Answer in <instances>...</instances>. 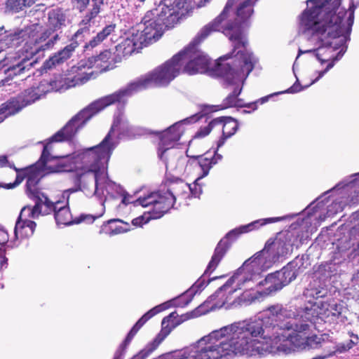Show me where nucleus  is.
<instances>
[{"instance_id": "39448f33", "label": "nucleus", "mask_w": 359, "mask_h": 359, "mask_svg": "<svg viewBox=\"0 0 359 359\" xmlns=\"http://www.w3.org/2000/svg\"><path fill=\"white\" fill-rule=\"evenodd\" d=\"M48 29L39 24H32L25 29H16L6 32L0 39V53L7 48H18L20 44L24 41L25 43L16 51H9V56L6 60L18 62L11 66V71H15L17 68L18 72H24L29 69L36 62L37 57L34 56L40 52H43L51 48L58 39V34H54Z\"/></svg>"}, {"instance_id": "7c9ffc66", "label": "nucleus", "mask_w": 359, "mask_h": 359, "mask_svg": "<svg viewBox=\"0 0 359 359\" xmlns=\"http://www.w3.org/2000/svg\"><path fill=\"white\" fill-rule=\"evenodd\" d=\"M36 0H7L6 8L14 12H18L24 7H29L35 3Z\"/></svg>"}, {"instance_id": "a18cd8bd", "label": "nucleus", "mask_w": 359, "mask_h": 359, "mask_svg": "<svg viewBox=\"0 0 359 359\" xmlns=\"http://www.w3.org/2000/svg\"><path fill=\"white\" fill-rule=\"evenodd\" d=\"M6 250H0V270L6 268L7 266V259L5 256Z\"/></svg>"}, {"instance_id": "e433bc0d", "label": "nucleus", "mask_w": 359, "mask_h": 359, "mask_svg": "<svg viewBox=\"0 0 359 359\" xmlns=\"http://www.w3.org/2000/svg\"><path fill=\"white\" fill-rule=\"evenodd\" d=\"M100 7L101 6L93 4L92 9L82 20L81 25L85 26L86 28V26L89 25L90 22L99 14L100 12Z\"/></svg>"}, {"instance_id": "dca6fc26", "label": "nucleus", "mask_w": 359, "mask_h": 359, "mask_svg": "<svg viewBox=\"0 0 359 359\" xmlns=\"http://www.w3.org/2000/svg\"><path fill=\"white\" fill-rule=\"evenodd\" d=\"M192 295V290H189L187 291L182 296L177 298L172 299L167 301L163 304H161L156 306H154L146 313H144L132 327L130 332L128 333L126 341L130 342L133 337L137 334L138 330L152 317L158 314V313L169 309L171 306H184L187 305L191 300V298L187 299L188 297Z\"/></svg>"}, {"instance_id": "bb28decb", "label": "nucleus", "mask_w": 359, "mask_h": 359, "mask_svg": "<svg viewBox=\"0 0 359 359\" xmlns=\"http://www.w3.org/2000/svg\"><path fill=\"white\" fill-rule=\"evenodd\" d=\"M42 81L36 87H32L31 88L27 89L22 95V105L26 106L27 104H30L35 101L41 99L43 97L47 92L42 91Z\"/></svg>"}, {"instance_id": "f8f14e48", "label": "nucleus", "mask_w": 359, "mask_h": 359, "mask_svg": "<svg viewBox=\"0 0 359 359\" xmlns=\"http://www.w3.org/2000/svg\"><path fill=\"white\" fill-rule=\"evenodd\" d=\"M189 191L190 184L180 180L172 183L166 191L151 193L146 198L140 199L137 203L143 206L154 205V217H161L173 206L177 199L189 198Z\"/></svg>"}, {"instance_id": "aec40b11", "label": "nucleus", "mask_w": 359, "mask_h": 359, "mask_svg": "<svg viewBox=\"0 0 359 359\" xmlns=\"http://www.w3.org/2000/svg\"><path fill=\"white\" fill-rule=\"evenodd\" d=\"M91 74L92 72H81L74 77H67L66 75H57L50 81L43 80L42 87L43 88L42 91L49 93L53 90H67L69 88L86 83L90 79Z\"/></svg>"}, {"instance_id": "1a4fd4ad", "label": "nucleus", "mask_w": 359, "mask_h": 359, "mask_svg": "<svg viewBox=\"0 0 359 359\" xmlns=\"http://www.w3.org/2000/svg\"><path fill=\"white\" fill-rule=\"evenodd\" d=\"M185 14L180 0H164L156 8L147 11L137 29H135L146 45L158 40L163 27H172Z\"/></svg>"}, {"instance_id": "c756f323", "label": "nucleus", "mask_w": 359, "mask_h": 359, "mask_svg": "<svg viewBox=\"0 0 359 359\" xmlns=\"http://www.w3.org/2000/svg\"><path fill=\"white\" fill-rule=\"evenodd\" d=\"M117 222H121V221L118 219H111L107 221L109 226H107V225L104 224L100 231V233H104L109 236H113L117 234L126 233L130 230L128 227L129 225L127 223L125 224V226L118 224L112 225V224Z\"/></svg>"}, {"instance_id": "9d476101", "label": "nucleus", "mask_w": 359, "mask_h": 359, "mask_svg": "<svg viewBox=\"0 0 359 359\" xmlns=\"http://www.w3.org/2000/svg\"><path fill=\"white\" fill-rule=\"evenodd\" d=\"M302 316L301 323H306L309 326V330L305 334L309 344L304 346V350L319 348L325 341L323 335L312 334L314 325L319 320L325 323H332L341 314L344 306L341 304L334 300L327 302H309L305 306L299 307ZM307 341V339H306Z\"/></svg>"}, {"instance_id": "3c124183", "label": "nucleus", "mask_w": 359, "mask_h": 359, "mask_svg": "<svg viewBox=\"0 0 359 359\" xmlns=\"http://www.w3.org/2000/svg\"><path fill=\"white\" fill-rule=\"evenodd\" d=\"M93 4L101 6L103 4V0H92Z\"/></svg>"}, {"instance_id": "ea45409f", "label": "nucleus", "mask_w": 359, "mask_h": 359, "mask_svg": "<svg viewBox=\"0 0 359 359\" xmlns=\"http://www.w3.org/2000/svg\"><path fill=\"white\" fill-rule=\"evenodd\" d=\"M13 168L17 172H19L18 169H17L14 166ZM25 173H26V169L22 170L21 172H18V175L16 176V179H15V181L14 182V183L6 184L5 185H4L2 187L4 188H6V189H13V188L15 187L16 186L19 185L23 181L25 176V175L27 176V175Z\"/></svg>"}, {"instance_id": "58836bf2", "label": "nucleus", "mask_w": 359, "mask_h": 359, "mask_svg": "<svg viewBox=\"0 0 359 359\" xmlns=\"http://www.w3.org/2000/svg\"><path fill=\"white\" fill-rule=\"evenodd\" d=\"M12 248L13 245L9 243V237L8 232L0 228V250H6L7 248Z\"/></svg>"}, {"instance_id": "37998d69", "label": "nucleus", "mask_w": 359, "mask_h": 359, "mask_svg": "<svg viewBox=\"0 0 359 359\" xmlns=\"http://www.w3.org/2000/svg\"><path fill=\"white\" fill-rule=\"evenodd\" d=\"M76 4L77 8L81 11H83L89 4V0H72Z\"/></svg>"}, {"instance_id": "4468645a", "label": "nucleus", "mask_w": 359, "mask_h": 359, "mask_svg": "<svg viewBox=\"0 0 359 359\" xmlns=\"http://www.w3.org/2000/svg\"><path fill=\"white\" fill-rule=\"evenodd\" d=\"M55 208L46 196L39 197V200L33 207L25 206L21 210L19 219L15 224V236L20 238L32 236L36 228V223L29 219H36L40 215H48Z\"/></svg>"}, {"instance_id": "f3484780", "label": "nucleus", "mask_w": 359, "mask_h": 359, "mask_svg": "<svg viewBox=\"0 0 359 359\" xmlns=\"http://www.w3.org/2000/svg\"><path fill=\"white\" fill-rule=\"evenodd\" d=\"M181 323L182 321L178 320V314L177 312H172L170 315L165 317L162 320V328L161 332L152 341L148 343L147 345L132 359H146L148 358V356L157 348L171 331Z\"/></svg>"}, {"instance_id": "72a5a7b5", "label": "nucleus", "mask_w": 359, "mask_h": 359, "mask_svg": "<svg viewBox=\"0 0 359 359\" xmlns=\"http://www.w3.org/2000/svg\"><path fill=\"white\" fill-rule=\"evenodd\" d=\"M302 89H304V88H300L299 84L294 83L292 87H290V88H288L287 90H286L285 91L276 93L274 94H271L270 95L263 97L251 104L255 107L254 109H256L257 104L258 103L262 104L265 103L266 102H267L269 100V97H271L275 95H278L280 93H298V92L301 91Z\"/></svg>"}, {"instance_id": "a878e982", "label": "nucleus", "mask_w": 359, "mask_h": 359, "mask_svg": "<svg viewBox=\"0 0 359 359\" xmlns=\"http://www.w3.org/2000/svg\"><path fill=\"white\" fill-rule=\"evenodd\" d=\"M56 208H54L53 211L55 213V218L56 222L58 225H70L75 223V221L73 220L72 214L69 211V208L66 206H60V202L57 201L53 203L50 201Z\"/></svg>"}, {"instance_id": "a211bd4d", "label": "nucleus", "mask_w": 359, "mask_h": 359, "mask_svg": "<svg viewBox=\"0 0 359 359\" xmlns=\"http://www.w3.org/2000/svg\"><path fill=\"white\" fill-rule=\"evenodd\" d=\"M233 285L229 279L209 297L208 302L212 304V309H233L239 307L238 295H235L237 290Z\"/></svg>"}, {"instance_id": "79ce46f5", "label": "nucleus", "mask_w": 359, "mask_h": 359, "mask_svg": "<svg viewBox=\"0 0 359 359\" xmlns=\"http://www.w3.org/2000/svg\"><path fill=\"white\" fill-rule=\"evenodd\" d=\"M325 294H326V291L325 290H308V294L311 295V296H313L314 298H316V299L325 296Z\"/></svg>"}, {"instance_id": "0eeeda50", "label": "nucleus", "mask_w": 359, "mask_h": 359, "mask_svg": "<svg viewBox=\"0 0 359 359\" xmlns=\"http://www.w3.org/2000/svg\"><path fill=\"white\" fill-rule=\"evenodd\" d=\"M189 57H194V55H185L183 57L182 53L175 54L152 71L140 76L125 88L114 93L113 95H117L115 97L117 102H124L128 97L136 92L152 86H167L182 73L192 75L193 73L203 69L204 63L203 62L197 67H193L190 65L183 67V62Z\"/></svg>"}, {"instance_id": "412c9836", "label": "nucleus", "mask_w": 359, "mask_h": 359, "mask_svg": "<svg viewBox=\"0 0 359 359\" xmlns=\"http://www.w3.org/2000/svg\"><path fill=\"white\" fill-rule=\"evenodd\" d=\"M179 53H182L184 55H194V57H189V58L186 59L184 62H183V67L187 66V65H190L193 67H198L202 62L204 63V67L201 71H197L192 74H195L197 73H205L210 69V61L208 57L202 51L198 50L195 45H190L189 46L185 48L184 50L180 51Z\"/></svg>"}, {"instance_id": "c85d7f7f", "label": "nucleus", "mask_w": 359, "mask_h": 359, "mask_svg": "<svg viewBox=\"0 0 359 359\" xmlns=\"http://www.w3.org/2000/svg\"><path fill=\"white\" fill-rule=\"evenodd\" d=\"M321 198L322 196L317 199L316 205H314V203H313L306 208L307 214L309 216H315L316 218L318 219L320 222L325 220L327 216H330L334 213L330 210H328L326 215L324 214V204L322 203L323 201Z\"/></svg>"}, {"instance_id": "2eb2a0df", "label": "nucleus", "mask_w": 359, "mask_h": 359, "mask_svg": "<svg viewBox=\"0 0 359 359\" xmlns=\"http://www.w3.org/2000/svg\"><path fill=\"white\" fill-rule=\"evenodd\" d=\"M288 217H290V216L260 219L230 231L226 234V237L221 240L218 243L217 248H215L214 255L212 257L211 261L208 266L207 271L210 272L213 271L219 263L228 248L227 240H234L240 235L257 229L259 226L269 223L280 222Z\"/></svg>"}, {"instance_id": "4d7b16f0", "label": "nucleus", "mask_w": 359, "mask_h": 359, "mask_svg": "<svg viewBox=\"0 0 359 359\" xmlns=\"http://www.w3.org/2000/svg\"><path fill=\"white\" fill-rule=\"evenodd\" d=\"M114 359H118V358H114Z\"/></svg>"}, {"instance_id": "5fc2aeb1", "label": "nucleus", "mask_w": 359, "mask_h": 359, "mask_svg": "<svg viewBox=\"0 0 359 359\" xmlns=\"http://www.w3.org/2000/svg\"><path fill=\"white\" fill-rule=\"evenodd\" d=\"M76 190V189H69L68 190V191H70V192H75Z\"/></svg>"}, {"instance_id": "f704fd0d", "label": "nucleus", "mask_w": 359, "mask_h": 359, "mask_svg": "<svg viewBox=\"0 0 359 359\" xmlns=\"http://www.w3.org/2000/svg\"><path fill=\"white\" fill-rule=\"evenodd\" d=\"M222 119L215 118L211 121L208 125L206 126L201 128L195 135L196 137H204L208 135L212 128L217 126L218 123H221L222 121Z\"/></svg>"}, {"instance_id": "4c0bfd02", "label": "nucleus", "mask_w": 359, "mask_h": 359, "mask_svg": "<svg viewBox=\"0 0 359 359\" xmlns=\"http://www.w3.org/2000/svg\"><path fill=\"white\" fill-rule=\"evenodd\" d=\"M204 176L203 174L201 176H198L194 181L192 185L190 184V191H189V197L190 196L198 198L202 193V187L198 184V181L203 178Z\"/></svg>"}, {"instance_id": "cd10ccee", "label": "nucleus", "mask_w": 359, "mask_h": 359, "mask_svg": "<svg viewBox=\"0 0 359 359\" xmlns=\"http://www.w3.org/2000/svg\"><path fill=\"white\" fill-rule=\"evenodd\" d=\"M75 49L74 44L67 46L64 49L54 55L45 63L46 68H51L53 66L59 65L70 57Z\"/></svg>"}, {"instance_id": "393cba45", "label": "nucleus", "mask_w": 359, "mask_h": 359, "mask_svg": "<svg viewBox=\"0 0 359 359\" xmlns=\"http://www.w3.org/2000/svg\"><path fill=\"white\" fill-rule=\"evenodd\" d=\"M65 22V16L60 9H53L48 14V21L45 28L54 33L60 29Z\"/></svg>"}, {"instance_id": "09e8293b", "label": "nucleus", "mask_w": 359, "mask_h": 359, "mask_svg": "<svg viewBox=\"0 0 359 359\" xmlns=\"http://www.w3.org/2000/svg\"><path fill=\"white\" fill-rule=\"evenodd\" d=\"M347 187H349L351 189L356 190L359 187V181L354 180Z\"/></svg>"}, {"instance_id": "49530a36", "label": "nucleus", "mask_w": 359, "mask_h": 359, "mask_svg": "<svg viewBox=\"0 0 359 359\" xmlns=\"http://www.w3.org/2000/svg\"><path fill=\"white\" fill-rule=\"evenodd\" d=\"M4 166H8L10 168L13 167V165L8 161L7 157L6 156H0V168Z\"/></svg>"}, {"instance_id": "4be33fe9", "label": "nucleus", "mask_w": 359, "mask_h": 359, "mask_svg": "<svg viewBox=\"0 0 359 359\" xmlns=\"http://www.w3.org/2000/svg\"><path fill=\"white\" fill-rule=\"evenodd\" d=\"M110 58V51L104 50L99 55L89 57L87 60H81L79 64L78 69L81 70L83 68H95L100 72L106 71L109 69Z\"/></svg>"}, {"instance_id": "c9c22d12", "label": "nucleus", "mask_w": 359, "mask_h": 359, "mask_svg": "<svg viewBox=\"0 0 359 359\" xmlns=\"http://www.w3.org/2000/svg\"><path fill=\"white\" fill-rule=\"evenodd\" d=\"M9 52L6 54L4 60V62H3V64H1V62L0 63V74H1L3 73L2 72V67H5V66H8V67L4 70V72L6 73V72H8L9 73V75H11V74H14V75H17V74H20L22 72H18L19 69L17 68L16 70H15V71H11V66H13V65H15L18 60H15L14 59H13L12 60H6V57L8 56H9Z\"/></svg>"}, {"instance_id": "423d86ee", "label": "nucleus", "mask_w": 359, "mask_h": 359, "mask_svg": "<svg viewBox=\"0 0 359 359\" xmlns=\"http://www.w3.org/2000/svg\"><path fill=\"white\" fill-rule=\"evenodd\" d=\"M186 120L173 124L161 134L158 147V156L165 163L166 170L177 177H187L194 170L201 169L203 175H208L213 165L216 164L222 156H200L198 160L189 159L182 151L174 148L172 144L179 140L183 133L182 126Z\"/></svg>"}, {"instance_id": "2f4dec72", "label": "nucleus", "mask_w": 359, "mask_h": 359, "mask_svg": "<svg viewBox=\"0 0 359 359\" xmlns=\"http://www.w3.org/2000/svg\"><path fill=\"white\" fill-rule=\"evenodd\" d=\"M115 29V26L109 25L106 26L101 32H100L95 37H94L90 42L89 46L93 47L96 46L97 44L104 41L109 35H110Z\"/></svg>"}, {"instance_id": "6e6d98bb", "label": "nucleus", "mask_w": 359, "mask_h": 359, "mask_svg": "<svg viewBox=\"0 0 359 359\" xmlns=\"http://www.w3.org/2000/svg\"><path fill=\"white\" fill-rule=\"evenodd\" d=\"M337 203H334V204H332V206H334V207H335V206H337Z\"/></svg>"}, {"instance_id": "f257e3e1", "label": "nucleus", "mask_w": 359, "mask_h": 359, "mask_svg": "<svg viewBox=\"0 0 359 359\" xmlns=\"http://www.w3.org/2000/svg\"><path fill=\"white\" fill-rule=\"evenodd\" d=\"M302 312L299 307L274 304L253 318L224 326L180 351L154 359H259L304 350L309 344L305 340L309 326L300 322Z\"/></svg>"}, {"instance_id": "9b49d317", "label": "nucleus", "mask_w": 359, "mask_h": 359, "mask_svg": "<svg viewBox=\"0 0 359 359\" xmlns=\"http://www.w3.org/2000/svg\"><path fill=\"white\" fill-rule=\"evenodd\" d=\"M127 128L128 121L125 118L123 114L118 115L117 116L115 117L111 130H109L107 135L98 145L94 147L98 148L96 151L98 154H100L103 153V151H107L109 152V156L107 158V160L106 161V177L103 180L104 187L102 189V194L98 193L99 191H97L93 194L92 196H88L90 197L95 195L99 198H102L103 196H107L108 195L113 197L115 196L116 194L121 195L123 196L122 199V203H124L125 205L133 203L135 206H143L142 204H139L137 201L140 199H143L146 198L147 196L140 197L135 201H130V198L132 197L128 194H124V191L122 189V187L119 184L111 180L108 177V161L110 158L113 150L115 149V147L118 143L119 135Z\"/></svg>"}, {"instance_id": "6e6552de", "label": "nucleus", "mask_w": 359, "mask_h": 359, "mask_svg": "<svg viewBox=\"0 0 359 359\" xmlns=\"http://www.w3.org/2000/svg\"><path fill=\"white\" fill-rule=\"evenodd\" d=\"M217 64L216 71L223 77L226 83L233 86V91L224 100L222 109L239 105L238 95L241 93L243 82L255 65L258 58L249 49L235 50L219 58Z\"/></svg>"}, {"instance_id": "6ab92c4d", "label": "nucleus", "mask_w": 359, "mask_h": 359, "mask_svg": "<svg viewBox=\"0 0 359 359\" xmlns=\"http://www.w3.org/2000/svg\"><path fill=\"white\" fill-rule=\"evenodd\" d=\"M245 273V264L243 263L234 275L230 278V281L236 287V290H243V292L238 295V302L239 307L248 306L257 302L263 300L264 298L257 285L247 287L238 281L240 276Z\"/></svg>"}, {"instance_id": "ddd939ff", "label": "nucleus", "mask_w": 359, "mask_h": 359, "mask_svg": "<svg viewBox=\"0 0 359 359\" xmlns=\"http://www.w3.org/2000/svg\"><path fill=\"white\" fill-rule=\"evenodd\" d=\"M116 96L112 93L103 97L81 111L62 130L53 136L51 142L67 140L74 137L93 115L106 107L116 102Z\"/></svg>"}, {"instance_id": "864d4df0", "label": "nucleus", "mask_w": 359, "mask_h": 359, "mask_svg": "<svg viewBox=\"0 0 359 359\" xmlns=\"http://www.w3.org/2000/svg\"><path fill=\"white\" fill-rule=\"evenodd\" d=\"M82 32H83V29H79V30H78V31H77V32H76V35L78 34V36H79V35L80 34H81Z\"/></svg>"}, {"instance_id": "5701e85b", "label": "nucleus", "mask_w": 359, "mask_h": 359, "mask_svg": "<svg viewBox=\"0 0 359 359\" xmlns=\"http://www.w3.org/2000/svg\"><path fill=\"white\" fill-rule=\"evenodd\" d=\"M146 43L134 29L130 36L125 39L119 45L118 48L122 50L124 55H130L136 50L140 49Z\"/></svg>"}, {"instance_id": "603ef678", "label": "nucleus", "mask_w": 359, "mask_h": 359, "mask_svg": "<svg viewBox=\"0 0 359 359\" xmlns=\"http://www.w3.org/2000/svg\"><path fill=\"white\" fill-rule=\"evenodd\" d=\"M8 81V79H3L1 81V83L2 86H4L6 85Z\"/></svg>"}, {"instance_id": "a19ab883", "label": "nucleus", "mask_w": 359, "mask_h": 359, "mask_svg": "<svg viewBox=\"0 0 359 359\" xmlns=\"http://www.w3.org/2000/svg\"><path fill=\"white\" fill-rule=\"evenodd\" d=\"M104 213V210L97 215H93L89 214H82L80 215V217L78 218V221H76L75 223H81V222H86L87 224H92L96 219L100 218L102 216Z\"/></svg>"}, {"instance_id": "c03bdc74", "label": "nucleus", "mask_w": 359, "mask_h": 359, "mask_svg": "<svg viewBox=\"0 0 359 359\" xmlns=\"http://www.w3.org/2000/svg\"><path fill=\"white\" fill-rule=\"evenodd\" d=\"M353 339L348 340L347 342H346V347H343L344 349H350L354 345L357 344L358 342V337L357 335L352 334L351 335Z\"/></svg>"}, {"instance_id": "473e14b6", "label": "nucleus", "mask_w": 359, "mask_h": 359, "mask_svg": "<svg viewBox=\"0 0 359 359\" xmlns=\"http://www.w3.org/2000/svg\"><path fill=\"white\" fill-rule=\"evenodd\" d=\"M146 208L147 206H145ZM148 207H151L150 210L147 213H144L142 216L136 217L133 219L132 224L135 226H142L149 222L151 219H158L159 217H154L155 207L154 205H149Z\"/></svg>"}, {"instance_id": "20e7f679", "label": "nucleus", "mask_w": 359, "mask_h": 359, "mask_svg": "<svg viewBox=\"0 0 359 359\" xmlns=\"http://www.w3.org/2000/svg\"><path fill=\"white\" fill-rule=\"evenodd\" d=\"M288 251L286 244L282 241H268L262 250L244 262L245 273L240 276L238 281L247 287L257 285L264 298L281 290L296 278L292 263L268 275L264 280L261 278L262 273L271 268L280 257L286 255Z\"/></svg>"}, {"instance_id": "de8ad7c7", "label": "nucleus", "mask_w": 359, "mask_h": 359, "mask_svg": "<svg viewBox=\"0 0 359 359\" xmlns=\"http://www.w3.org/2000/svg\"><path fill=\"white\" fill-rule=\"evenodd\" d=\"M192 317V315L190 313H186L183 314L182 316L178 315V320L182 321V323L189 319H190Z\"/></svg>"}, {"instance_id": "b1692460", "label": "nucleus", "mask_w": 359, "mask_h": 359, "mask_svg": "<svg viewBox=\"0 0 359 359\" xmlns=\"http://www.w3.org/2000/svg\"><path fill=\"white\" fill-rule=\"evenodd\" d=\"M222 122L218 123L217 126L222 128V137L217 142V148L224 145L225 140L235 134L238 129V123L231 117H219Z\"/></svg>"}, {"instance_id": "7ed1b4c3", "label": "nucleus", "mask_w": 359, "mask_h": 359, "mask_svg": "<svg viewBox=\"0 0 359 359\" xmlns=\"http://www.w3.org/2000/svg\"><path fill=\"white\" fill-rule=\"evenodd\" d=\"M51 142L43 147L40 160L35 166L26 168L27 194L30 198L45 196L38 191L36 185L40 179L50 173L71 172L75 170L79 182V189L86 196L95 193L102 194L103 180L106 177V161L109 152L98 154L97 147H90L65 156H51Z\"/></svg>"}, {"instance_id": "8fccbe9b", "label": "nucleus", "mask_w": 359, "mask_h": 359, "mask_svg": "<svg viewBox=\"0 0 359 359\" xmlns=\"http://www.w3.org/2000/svg\"><path fill=\"white\" fill-rule=\"evenodd\" d=\"M343 347H346V342L339 344L337 345V350L338 351L341 352V353L348 350V349H345V348L344 349Z\"/></svg>"}, {"instance_id": "f03ea898", "label": "nucleus", "mask_w": 359, "mask_h": 359, "mask_svg": "<svg viewBox=\"0 0 359 359\" xmlns=\"http://www.w3.org/2000/svg\"><path fill=\"white\" fill-rule=\"evenodd\" d=\"M339 4V0H309L307 8L299 19V30L308 43L307 48H299L296 58L304 53H313L321 66L317 76L308 87L321 79L346 51V43L354 20L357 7L351 1L348 10L337 8V13L327 12L332 6Z\"/></svg>"}]
</instances>
